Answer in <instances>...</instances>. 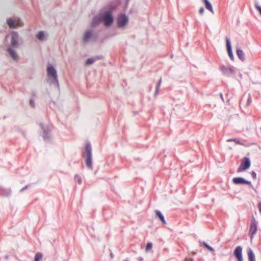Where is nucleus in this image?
Returning <instances> with one entry per match:
<instances>
[{"mask_svg": "<svg viewBox=\"0 0 261 261\" xmlns=\"http://www.w3.org/2000/svg\"><path fill=\"white\" fill-rule=\"evenodd\" d=\"M47 72L49 78L53 79L54 82L58 81L57 71L53 66H48L47 68Z\"/></svg>", "mask_w": 261, "mask_h": 261, "instance_id": "obj_4", "label": "nucleus"}, {"mask_svg": "<svg viewBox=\"0 0 261 261\" xmlns=\"http://www.w3.org/2000/svg\"><path fill=\"white\" fill-rule=\"evenodd\" d=\"M86 164L87 166L89 168H92V160H91V155H87V158L86 160Z\"/></svg>", "mask_w": 261, "mask_h": 261, "instance_id": "obj_19", "label": "nucleus"}, {"mask_svg": "<svg viewBox=\"0 0 261 261\" xmlns=\"http://www.w3.org/2000/svg\"><path fill=\"white\" fill-rule=\"evenodd\" d=\"M42 258V254L41 253H37L35 256V261H40Z\"/></svg>", "mask_w": 261, "mask_h": 261, "instance_id": "obj_24", "label": "nucleus"}, {"mask_svg": "<svg viewBox=\"0 0 261 261\" xmlns=\"http://www.w3.org/2000/svg\"><path fill=\"white\" fill-rule=\"evenodd\" d=\"M7 24L11 28H15L23 25L22 21L19 18H9L7 19Z\"/></svg>", "mask_w": 261, "mask_h": 261, "instance_id": "obj_2", "label": "nucleus"}, {"mask_svg": "<svg viewBox=\"0 0 261 261\" xmlns=\"http://www.w3.org/2000/svg\"><path fill=\"white\" fill-rule=\"evenodd\" d=\"M185 261H194L193 259L190 258H186Z\"/></svg>", "mask_w": 261, "mask_h": 261, "instance_id": "obj_31", "label": "nucleus"}, {"mask_svg": "<svg viewBox=\"0 0 261 261\" xmlns=\"http://www.w3.org/2000/svg\"><path fill=\"white\" fill-rule=\"evenodd\" d=\"M200 246H203L206 248H207L208 250H209L210 251L213 252L214 251V249L213 248L209 246L207 243L205 242H202L200 244Z\"/></svg>", "mask_w": 261, "mask_h": 261, "instance_id": "obj_21", "label": "nucleus"}, {"mask_svg": "<svg viewBox=\"0 0 261 261\" xmlns=\"http://www.w3.org/2000/svg\"><path fill=\"white\" fill-rule=\"evenodd\" d=\"M86 152L87 153V155H91V147L90 145H87L85 148Z\"/></svg>", "mask_w": 261, "mask_h": 261, "instance_id": "obj_22", "label": "nucleus"}, {"mask_svg": "<svg viewBox=\"0 0 261 261\" xmlns=\"http://www.w3.org/2000/svg\"><path fill=\"white\" fill-rule=\"evenodd\" d=\"M92 33L90 31H87L85 33L83 36V41L86 43L88 41L89 39L91 37Z\"/></svg>", "mask_w": 261, "mask_h": 261, "instance_id": "obj_14", "label": "nucleus"}, {"mask_svg": "<svg viewBox=\"0 0 261 261\" xmlns=\"http://www.w3.org/2000/svg\"><path fill=\"white\" fill-rule=\"evenodd\" d=\"M205 4V8L212 13H214V10L211 4L207 0H202Z\"/></svg>", "mask_w": 261, "mask_h": 261, "instance_id": "obj_16", "label": "nucleus"}, {"mask_svg": "<svg viewBox=\"0 0 261 261\" xmlns=\"http://www.w3.org/2000/svg\"><path fill=\"white\" fill-rule=\"evenodd\" d=\"M101 19L104 21L105 25L107 27L111 25L113 22V18L110 11L105 12V14L102 17Z\"/></svg>", "mask_w": 261, "mask_h": 261, "instance_id": "obj_3", "label": "nucleus"}, {"mask_svg": "<svg viewBox=\"0 0 261 261\" xmlns=\"http://www.w3.org/2000/svg\"><path fill=\"white\" fill-rule=\"evenodd\" d=\"M221 71L227 75L235 73V70L233 67H226L222 66L220 67Z\"/></svg>", "mask_w": 261, "mask_h": 261, "instance_id": "obj_5", "label": "nucleus"}, {"mask_svg": "<svg viewBox=\"0 0 261 261\" xmlns=\"http://www.w3.org/2000/svg\"><path fill=\"white\" fill-rule=\"evenodd\" d=\"M30 104L33 108L35 107V102L32 99L30 100Z\"/></svg>", "mask_w": 261, "mask_h": 261, "instance_id": "obj_28", "label": "nucleus"}, {"mask_svg": "<svg viewBox=\"0 0 261 261\" xmlns=\"http://www.w3.org/2000/svg\"><path fill=\"white\" fill-rule=\"evenodd\" d=\"M233 182L235 184H248L249 181L246 180L242 177H235L232 179Z\"/></svg>", "mask_w": 261, "mask_h": 261, "instance_id": "obj_11", "label": "nucleus"}, {"mask_svg": "<svg viewBox=\"0 0 261 261\" xmlns=\"http://www.w3.org/2000/svg\"><path fill=\"white\" fill-rule=\"evenodd\" d=\"M74 179L79 183V184H81L82 178L80 176H79L78 175H76L75 176Z\"/></svg>", "mask_w": 261, "mask_h": 261, "instance_id": "obj_25", "label": "nucleus"}, {"mask_svg": "<svg viewBox=\"0 0 261 261\" xmlns=\"http://www.w3.org/2000/svg\"><path fill=\"white\" fill-rule=\"evenodd\" d=\"M12 39L11 41V45L13 46H17L18 45L17 39L18 35L16 32H12L11 34Z\"/></svg>", "mask_w": 261, "mask_h": 261, "instance_id": "obj_10", "label": "nucleus"}, {"mask_svg": "<svg viewBox=\"0 0 261 261\" xmlns=\"http://www.w3.org/2000/svg\"><path fill=\"white\" fill-rule=\"evenodd\" d=\"M236 53H237L238 58L241 60H242L243 61L245 60V56H244V52L242 50H241L240 49H237Z\"/></svg>", "mask_w": 261, "mask_h": 261, "instance_id": "obj_15", "label": "nucleus"}, {"mask_svg": "<svg viewBox=\"0 0 261 261\" xmlns=\"http://www.w3.org/2000/svg\"><path fill=\"white\" fill-rule=\"evenodd\" d=\"M204 8H201L199 10V13L200 14H203V13H204Z\"/></svg>", "mask_w": 261, "mask_h": 261, "instance_id": "obj_30", "label": "nucleus"}, {"mask_svg": "<svg viewBox=\"0 0 261 261\" xmlns=\"http://www.w3.org/2000/svg\"><path fill=\"white\" fill-rule=\"evenodd\" d=\"M242 249L240 246H238L234 251V255L238 261H243V259L242 255Z\"/></svg>", "mask_w": 261, "mask_h": 261, "instance_id": "obj_8", "label": "nucleus"}, {"mask_svg": "<svg viewBox=\"0 0 261 261\" xmlns=\"http://www.w3.org/2000/svg\"><path fill=\"white\" fill-rule=\"evenodd\" d=\"M257 231V225L255 222V219L254 217H253L251 220L249 233L250 234V238L252 239L253 237V235L256 233Z\"/></svg>", "mask_w": 261, "mask_h": 261, "instance_id": "obj_6", "label": "nucleus"}, {"mask_svg": "<svg viewBox=\"0 0 261 261\" xmlns=\"http://www.w3.org/2000/svg\"><path fill=\"white\" fill-rule=\"evenodd\" d=\"M248 256L249 261H255V255L251 249L248 250Z\"/></svg>", "mask_w": 261, "mask_h": 261, "instance_id": "obj_17", "label": "nucleus"}, {"mask_svg": "<svg viewBox=\"0 0 261 261\" xmlns=\"http://www.w3.org/2000/svg\"><path fill=\"white\" fill-rule=\"evenodd\" d=\"M8 51L9 52V54L10 55V56H11V57L12 58V59L13 60H17L18 56H17V54L15 50H14L13 49H12L11 48H9L8 49Z\"/></svg>", "mask_w": 261, "mask_h": 261, "instance_id": "obj_13", "label": "nucleus"}, {"mask_svg": "<svg viewBox=\"0 0 261 261\" xmlns=\"http://www.w3.org/2000/svg\"><path fill=\"white\" fill-rule=\"evenodd\" d=\"M128 22V18L124 15H120L118 17V25L120 27H124Z\"/></svg>", "mask_w": 261, "mask_h": 261, "instance_id": "obj_7", "label": "nucleus"}, {"mask_svg": "<svg viewBox=\"0 0 261 261\" xmlns=\"http://www.w3.org/2000/svg\"><path fill=\"white\" fill-rule=\"evenodd\" d=\"M226 47H227V52H228V55L229 57H230V58L232 60H233L234 57H233V55L232 49H231L230 40L227 37H226Z\"/></svg>", "mask_w": 261, "mask_h": 261, "instance_id": "obj_9", "label": "nucleus"}, {"mask_svg": "<svg viewBox=\"0 0 261 261\" xmlns=\"http://www.w3.org/2000/svg\"><path fill=\"white\" fill-rule=\"evenodd\" d=\"M255 8L258 11L260 15H261V7L259 6L258 5H256Z\"/></svg>", "mask_w": 261, "mask_h": 261, "instance_id": "obj_27", "label": "nucleus"}, {"mask_svg": "<svg viewBox=\"0 0 261 261\" xmlns=\"http://www.w3.org/2000/svg\"><path fill=\"white\" fill-rule=\"evenodd\" d=\"M155 212L156 216L159 217V218L162 222V223L163 224H166V221H165L164 217L162 215V214L158 210H156Z\"/></svg>", "mask_w": 261, "mask_h": 261, "instance_id": "obj_18", "label": "nucleus"}, {"mask_svg": "<svg viewBox=\"0 0 261 261\" xmlns=\"http://www.w3.org/2000/svg\"><path fill=\"white\" fill-rule=\"evenodd\" d=\"M251 163L248 158L245 157L242 160L241 163L238 169V172H241L249 169L250 167Z\"/></svg>", "mask_w": 261, "mask_h": 261, "instance_id": "obj_1", "label": "nucleus"}, {"mask_svg": "<svg viewBox=\"0 0 261 261\" xmlns=\"http://www.w3.org/2000/svg\"><path fill=\"white\" fill-rule=\"evenodd\" d=\"M45 34L43 31H40L37 35H36V38L40 40H43L44 38Z\"/></svg>", "mask_w": 261, "mask_h": 261, "instance_id": "obj_20", "label": "nucleus"}, {"mask_svg": "<svg viewBox=\"0 0 261 261\" xmlns=\"http://www.w3.org/2000/svg\"><path fill=\"white\" fill-rule=\"evenodd\" d=\"M231 141H233V142H236V143L237 144L244 145V144L242 142L237 140L236 139H229L227 140V142H231Z\"/></svg>", "mask_w": 261, "mask_h": 261, "instance_id": "obj_23", "label": "nucleus"}, {"mask_svg": "<svg viewBox=\"0 0 261 261\" xmlns=\"http://www.w3.org/2000/svg\"><path fill=\"white\" fill-rule=\"evenodd\" d=\"M152 243H148L147 244V245H146V251H148L149 250H150L152 248Z\"/></svg>", "mask_w": 261, "mask_h": 261, "instance_id": "obj_26", "label": "nucleus"}, {"mask_svg": "<svg viewBox=\"0 0 261 261\" xmlns=\"http://www.w3.org/2000/svg\"><path fill=\"white\" fill-rule=\"evenodd\" d=\"M102 58V57L101 56H96L94 58H89L87 59V60L86 62V65H88L92 64L93 63H94L95 62V61H96L97 60L101 59Z\"/></svg>", "mask_w": 261, "mask_h": 261, "instance_id": "obj_12", "label": "nucleus"}, {"mask_svg": "<svg viewBox=\"0 0 261 261\" xmlns=\"http://www.w3.org/2000/svg\"><path fill=\"white\" fill-rule=\"evenodd\" d=\"M161 81H162V80L161 79L160 80V81H159L158 82V87L156 88L157 89L159 88V87L160 86L161 83Z\"/></svg>", "mask_w": 261, "mask_h": 261, "instance_id": "obj_32", "label": "nucleus"}, {"mask_svg": "<svg viewBox=\"0 0 261 261\" xmlns=\"http://www.w3.org/2000/svg\"><path fill=\"white\" fill-rule=\"evenodd\" d=\"M251 175H252V177L254 179H256V173H255V172L254 171H252Z\"/></svg>", "mask_w": 261, "mask_h": 261, "instance_id": "obj_29", "label": "nucleus"}]
</instances>
